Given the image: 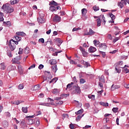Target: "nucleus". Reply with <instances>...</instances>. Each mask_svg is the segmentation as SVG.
<instances>
[{
  "instance_id": "nucleus-1",
  "label": "nucleus",
  "mask_w": 129,
  "mask_h": 129,
  "mask_svg": "<svg viewBox=\"0 0 129 129\" xmlns=\"http://www.w3.org/2000/svg\"><path fill=\"white\" fill-rule=\"evenodd\" d=\"M2 10H3L4 12L8 14H11V13H13L15 11L14 7L11 6L8 4L4 5L2 7Z\"/></svg>"
},
{
  "instance_id": "nucleus-2",
  "label": "nucleus",
  "mask_w": 129,
  "mask_h": 129,
  "mask_svg": "<svg viewBox=\"0 0 129 129\" xmlns=\"http://www.w3.org/2000/svg\"><path fill=\"white\" fill-rule=\"evenodd\" d=\"M93 43L96 47H99V49H100V50H102V49L106 50V45H105V44H100V42L97 40H94L93 41Z\"/></svg>"
},
{
  "instance_id": "nucleus-3",
  "label": "nucleus",
  "mask_w": 129,
  "mask_h": 129,
  "mask_svg": "<svg viewBox=\"0 0 129 129\" xmlns=\"http://www.w3.org/2000/svg\"><path fill=\"white\" fill-rule=\"evenodd\" d=\"M74 90L72 92V94H80L81 93V90L80 89V87L78 86V85L76 84L74 86Z\"/></svg>"
},
{
  "instance_id": "nucleus-4",
  "label": "nucleus",
  "mask_w": 129,
  "mask_h": 129,
  "mask_svg": "<svg viewBox=\"0 0 129 129\" xmlns=\"http://www.w3.org/2000/svg\"><path fill=\"white\" fill-rule=\"evenodd\" d=\"M48 100H50L51 101L50 103H41L40 104V105H43L44 106H50V104L51 105H54L55 104L54 103V100L50 98H47Z\"/></svg>"
},
{
  "instance_id": "nucleus-5",
  "label": "nucleus",
  "mask_w": 129,
  "mask_h": 129,
  "mask_svg": "<svg viewBox=\"0 0 129 129\" xmlns=\"http://www.w3.org/2000/svg\"><path fill=\"white\" fill-rule=\"evenodd\" d=\"M9 46L11 51H14L16 49V45L11 40L9 41Z\"/></svg>"
},
{
  "instance_id": "nucleus-6",
  "label": "nucleus",
  "mask_w": 129,
  "mask_h": 129,
  "mask_svg": "<svg viewBox=\"0 0 129 129\" xmlns=\"http://www.w3.org/2000/svg\"><path fill=\"white\" fill-rule=\"evenodd\" d=\"M126 5V2L125 0H121L120 2L118 3V6L120 8V9H122Z\"/></svg>"
},
{
  "instance_id": "nucleus-7",
  "label": "nucleus",
  "mask_w": 129,
  "mask_h": 129,
  "mask_svg": "<svg viewBox=\"0 0 129 129\" xmlns=\"http://www.w3.org/2000/svg\"><path fill=\"white\" fill-rule=\"evenodd\" d=\"M27 117L29 118L27 120V123L28 124H33L34 122H35V120L32 119L33 117H34V115L32 116H27Z\"/></svg>"
},
{
  "instance_id": "nucleus-8",
  "label": "nucleus",
  "mask_w": 129,
  "mask_h": 129,
  "mask_svg": "<svg viewBox=\"0 0 129 129\" xmlns=\"http://www.w3.org/2000/svg\"><path fill=\"white\" fill-rule=\"evenodd\" d=\"M61 21V17L57 15H56L53 18V21L55 22V23H59Z\"/></svg>"
},
{
  "instance_id": "nucleus-9",
  "label": "nucleus",
  "mask_w": 129,
  "mask_h": 129,
  "mask_svg": "<svg viewBox=\"0 0 129 129\" xmlns=\"http://www.w3.org/2000/svg\"><path fill=\"white\" fill-rule=\"evenodd\" d=\"M94 34H95V32L90 28L89 32L84 33V36H92V35H94Z\"/></svg>"
},
{
  "instance_id": "nucleus-10",
  "label": "nucleus",
  "mask_w": 129,
  "mask_h": 129,
  "mask_svg": "<svg viewBox=\"0 0 129 129\" xmlns=\"http://www.w3.org/2000/svg\"><path fill=\"white\" fill-rule=\"evenodd\" d=\"M59 4H58L57 2L54 1H51V2H49V6H51L53 7H57V6H59Z\"/></svg>"
},
{
  "instance_id": "nucleus-11",
  "label": "nucleus",
  "mask_w": 129,
  "mask_h": 129,
  "mask_svg": "<svg viewBox=\"0 0 129 129\" xmlns=\"http://www.w3.org/2000/svg\"><path fill=\"white\" fill-rule=\"evenodd\" d=\"M22 57H21V55L17 56L15 58H14V62L15 63H17V64H20V60H21Z\"/></svg>"
},
{
  "instance_id": "nucleus-12",
  "label": "nucleus",
  "mask_w": 129,
  "mask_h": 129,
  "mask_svg": "<svg viewBox=\"0 0 129 129\" xmlns=\"http://www.w3.org/2000/svg\"><path fill=\"white\" fill-rule=\"evenodd\" d=\"M66 95H67V94H62L61 95L60 97H57L54 98V100H56L57 101L60 100V99H63V98H64V97H66Z\"/></svg>"
},
{
  "instance_id": "nucleus-13",
  "label": "nucleus",
  "mask_w": 129,
  "mask_h": 129,
  "mask_svg": "<svg viewBox=\"0 0 129 129\" xmlns=\"http://www.w3.org/2000/svg\"><path fill=\"white\" fill-rule=\"evenodd\" d=\"M57 70H58V68H57V64H55L54 66H52L51 67V71L53 73H56V72H57Z\"/></svg>"
},
{
  "instance_id": "nucleus-14",
  "label": "nucleus",
  "mask_w": 129,
  "mask_h": 129,
  "mask_svg": "<svg viewBox=\"0 0 129 129\" xmlns=\"http://www.w3.org/2000/svg\"><path fill=\"white\" fill-rule=\"evenodd\" d=\"M88 51L90 53H94L96 51V49L93 46H90Z\"/></svg>"
},
{
  "instance_id": "nucleus-15",
  "label": "nucleus",
  "mask_w": 129,
  "mask_h": 129,
  "mask_svg": "<svg viewBox=\"0 0 129 129\" xmlns=\"http://www.w3.org/2000/svg\"><path fill=\"white\" fill-rule=\"evenodd\" d=\"M19 2L20 0H11L10 4L12 6H14V5H17Z\"/></svg>"
},
{
  "instance_id": "nucleus-16",
  "label": "nucleus",
  "mask_w": 129,
  "mask_h": 129,
  "mask_svg": "<svg viewBox=\"0 0 129 129\" xmlns=\"http://www.w3.org/2000/svg\"><path fill=\"white\" fill-rule=\"evenodd\" d=\"M16 36H22L23 37H25L26 36V33L24 32H17L16 33Z\"/></svg>"
},
{
  "instance_id": "nucleus-17",
  "label": "nucleus",
  "mask_w": 129,
  "mask_h": 129,
  "mask_svg": "<svg viewBox=\"0 0 129 129\" xmlns=\"http://www.w3.org/2000/svg\"><path fill=\"white\" fill-rule=\"evenodd\" d=\"M118 88H120V86L119 85H114V84H113L111 86V89L112 90H115V89H118Z\"/></svg>"
},
{
  "instance_id": "nucleus-18",
  "label": "nucleus",
  "mask_w": 129,
  "mask_h": 129,
  "mask_svg": "<svg viewBox=\"0 0 129 129\" xmlns=\"http://www.w3.org/2000/svg\"><path fill=\"white\" fill-rule=\"evenodd\" d=\"M37 21L38 23H40V24H44V23H45V19L41 17L38 18Z\"/></svg>"
},
{
  "instance_id": "nucleus-19",
  "label": "nucleus",
  "mask_w": 129,
  "mask_h": 129,
  "mask_svg": "<svg viewBox=\"0 0 129 129\" xmlns=\"http://www.w3.org/2000/svg\"><path fill=\"white\" fill-rule=\"evenodd\" d=\"M109 16L112 20L111 23H114V20H115V16L113 15V14H112L111 13H109Z\"/></svg>"
},
{
  "instance_id": "nucleus-20",
  "label": "nucleus",
  "mask_w": 129,
  "mask_h": 129,
  "mask_svg": "<svg viewBox=\"0 0 129 129\" xmlns=\"http://www.w3.org/2000/svg\"><path fill=\"white\" fill-rule=\"evenodd\" d=\"M3 25H4V26H6V27H11L12 26V23L10 21L7 22H4Z\"/></svg>"
},
{
  "instance_id": "nucleus-21",
  "label": "nucleus",
  "mask_w": 129,
  "mask_h": 129,
  "mask_svg": "<svg viewBox=\"0 0 129 129\" xmlns=\"http://www.w3.org/2000/svg\"><path fill=\"white\" fill-rule=\"evenodd\" d=\"M3 125L4 127H8L9 126V122L7 120H5L3 122Z\"/></svg>"
},
{
  "instance_id": "nucleus-22",
  "label": "nucleus",
  "mask_w": 129,
  "mask_h": 129,
  "mask_svg": "<svg viewBox=\"0 0 129 129\" xmlns=\"http://www.w3.org/2000/svg\"><path fill=\"white\" fill-rule=\"evenodd\" d=\"M40 88L41 86H40V85H36L34 86V87H33V91H35L36 90H39V89H40Z\"/></svg>"
},
{
  "instance_id": "nucleus-23",
  "label": "nucleus",
  "mask_w": 129,
  "mask_h": 129,
  "mask_svg": "<svg viewBox=\"0 0 129 129\" xmlns=\"http://www.w3.org/2000/svg\"><path fill=\"white\" fill-rule=\"evenodd\" d=\"M13 39H15L16 41H19L22 40V37L19 36L18 35H16L13 37Z\"/></svg>"
},
{
  "instance_id": "nucleus-24",
  "label": "nucleus",
  "mask_w": 129,
  "mask_h": 129,
  "mask_svg": "<svg viewBox=\"0 0 129 129\" xmlns=\"http://www.w3.org/2000/svg\"><path fill=\"white\" fill-rule=\"evenodd\" d=\"M6 65H5V63L3 62L0 64V69H2V70H5L6 68Z\"/></svg>"
},
{
  "instance_id": "nucleus-25",
  "label": "nucleus",
  "mask_w": 129,
  "mask_h": 129,
  "mask_svg": "<svg viewBox=\"0 0 129 129\" xmlns=\"http://www.w3.org/2000/svg\"><path fill=\"white\" fill-rule=\"evenodd\" d=\"M50 62V65H56V64H57V60L55 59H51Z\"/></svg>"
},
{
  "instance_id": "nucleus-26",
  "label": "nucleus",
  "mask_w": 129,
  "mask_h": 129,
  "mask_svg": "<svg viewBox=\"0 0 129 129\" xmlns=\"http://www.w3.org/2000/svg\"><path fill=\"white\" fill-rule=\"evenodd\" d=\"M87 13V10L86 9L84 8L82 9V16H85L86 15V13Z\"/></svg>"
},
{
  "instance_id": "nucleus-27",
  "label": "nucleus",
  "mask_w": 129,
  "mask_h": 129,
  "mask_svg": "<svg viewBox=\"0 0 129 129\" xmlns=\"http://www.w3.org/2000/svg\"><path fill=\"white\" fill-rule=\"evenodd\" d=\"M49 10L51 12H56V7L55 6H50Z\"/></svg>"
},
{
  "instance_id": "nucleus-28",
  "label": "nucleus",
  "mask_w": 129,
  "mask_h": 129,
  "mask_svg": "<svg viewBox=\"0 0 129 129\" xmlns=\"http://www.w3.org/2000/svg\"><path fill=\"white\" fill-rule=\"evenodd\" d=\"M96 21L97 23V27H100V26L101 25V21L100 20V19L98 18Z\"/></svg>"
},
{
  "instance_id": "nucleus-29",
  "label": "nucleus",
  "mask_w": 129,
  "mask_h": 129,
  "mask_svg": "<svg viewBox=\"0 0 129 129\" xmlns=\"http://www.w3.org/2000/svg\"><path fill=\"white\" fill-rule=\"evenodd\" d=\"M22 112L24 113H28V107H23L22 108Z\"/></svg>"
},
{
  "instance_id": "nucleus-30",
  "label": "nucleus",
  "mask_w": 129,
  "mask_h": 129,
  "mask_svg": "<svg viewBox=\"0 0 129 129\" xmlns=\"http://www.w3.org/2000/svg\"><path fill=\"white\" fill-rule=\"evenodd\" d=\"M57 80H58V78H54L51 81H49V83H56Z\"/></svg>"
},
{
  "instance_id": "nucleus-31",
  "label": "nucleus",
  "mask_w": 129,
  "mask_h": 129,
  "mask_svg": "<svg viewBox=\"0 0 129 129\" xmlns=\"http://www.w3.org/2000/svg\"><path fill=\"white\" fill-rule=\"evenodd\" d=\"M25 54H29L30 53V48L28 47H26L24 50Z\"/></svg>"
},
{
  "instance_id": "nucleus-32",
  "label": "nucleus",
  "mask_w": 129,
  "mask_h": 129,
  "mask_svg": "<svg viewBox=\"0 0 129 129\" xmlns=\"http://www.w3.org/2000/svg\"><path fill=\"white\" fill-rule=\"evenodd\" d=\"M99 82H102V83H105V81H104V77L103 76H101L99 79Z\"/></svg>"
},
{
  "instance_id": "nucleus-33",
  "label": "nucleus",
  "mask_w": 129,
  "mask_h": 129,
  "mask_svg": "<svg viewBox=\"0 0 129 129\" xmlns=\"http://www.w3.org/2000/svg\"><path fill=\"white\" fill-rule=\"evenodd\" d=\"M100 105H102V106H108V103H105L104 102H100Z\"/></svg>"
},
{
  "instance_id": "nucleus-34",
  "label": "nucleus",
  "mask_w": 129,
  "mask_h": 129,
  "mask_svg": "<svg viewBox=\"0 0 129 129\" xmlns=\"http://www.w3.org/2000/svg\"><path fill=\"white\" fill-rule=\"evenodd\" d=\"M4 13L0 12V22H4Z\"/></svg>"
},
{
  "instance_id": "nucleus-35",
  "label": "nucleus",
  "mask_w": 129,
  "mask_h": 129,
  "mask_svg": "<svg viewBox=\"0 0 129 129\" xmlns=\"http://www.w3.org/2000/svg\"><path fill=\"white\" fill-rule=\"evenodd\" d=\"M82 117H83V115H78L77 116V117H76V121H79V120H80V119H81Z\"/></svg>"
},
{
  "instance_id": "nucleus-36",
  "label": "nucleus",
  "mask_w": 129,
  "mask_h": 129,
  "mask_svg": "<svg viewBox=\"0 0 129 129\" xmlns=\"http://www.w3.org/2000/svg\"><path fill=\"white\" fill-rule=\"evenodd\" d=\"M52 92L53 94H57L59 93V90L57 89H54L52 90Z\"/></svg>"
},
{
  "instance_id": "nucleus-37",
  "label": "nucleus",
  "mask_w": 129,
  "mask_h": 129,
  "mask_svg": "<svg viewBox=\"0 0 129 129\" xmlns=\"http://www.w3.org/2000/svg\"><path fill=\"white\" fill-rule=\"evenodd\" d=\"M22 102H24L22 101L17 100L14 101V104H16V105H19V104H20V103H22Z\"/></svg>"
},
{
  "instance_id": "nucleus-38",
  "label": "nucleus",
  "mask_w": 129,
  "mask_h": 129,
  "mask_svg": "<svg viewBox=\"0 0 129 129\" xmlns=\"http://www.w3.org/2000/svg\"><path fill=\"white\" fill-rule=\"evenodd\" d=\"M55 42L58 44H62V40H61V39L60 38H56Z\"/></svg>"
},
{
  "instance_id": "nucleus-39",
  "label": "nucleus",
  "mask_w": 129,
  "mask_h": 129,
  "mask_svg": "<svg viewBox=\"0 0 129 129\" xmlns=\"http://www.w3.org/2000/svg\"><path fill=\"white\" fill-rule=\"evenodd\" d=\"M126 67H128L126 65H125L124 67H123L122 68H123V69H124V71L125 73H128L129 70H128L127 69H125Z\"/></svg>"
},
{
  "instance_id": "nucleus-40",
  "label": "nucleus",
  "mask_w": 129,
  "mask_h": 129,
  "mask_svg": "<svg viewBox=\"0 0 129 129\" xmlns=\"http://www.w3.org/2000/svg\"><path fill=\"white\" fill-rule=\"evenodd\" d=\"M73 84H74V83L71 82L70 84H68V85L67 86L66 90H67L68 88H71V87H72Z\"/></svg>"
},
{
  "instance_id": "nucleus-41",
  "label": "nucleus",
  "mask_w": 129,
  "mask_h": 129,
  "mask_svg": "<svg viewBox=\"0 0 129 129\" xmlns=\"http://www.w3.org/2000/svg\"><path fill=\"white\" fill-rule=\"evenodd\" d=\"M18 70L19 71L20 74H23L24 71L23 70V69H22L21 67H18Z\"/></svg>"
},
{
  "instance_id": "nucleus-42",
  "label": "nucleus",
  "mask_w": 129,
  "mask_h": 129,
  "mask_svg": "<svg viewBox=\"0 0 129 129\" xmlns=\"http://www.w3.org/2000/svg\"><path fill=\"white\" fill-rule=\"evenodd\" d=\"M93 9L95 12H97V11L99 10V7H98V6H95L93 7Z\"/></svg>"
},
{
  "instance_id": "nucleus-43",
  "label": "nucleus",
  "mask_w": 129,
  "mask_h": 129,
  "mask_svg": "<svg viewBox=\"0 0 129 129\" xmlns=\"http://www.w3.org/2000/svg\"><path fill=\"white\" fill-rule=\"evenodd\" d=\"M10 40L12 43H14L15 45H18L19 44V41H18L17 40L15 41L13 39H11Z\"/></svg>"
},
{
  "instance_id": "nucleus-44",
  "label": "nucleus",
  "mask_w": 129,
  "mask_h": 129,
  "mask_svg": "<svg viewBox=\"0 0 129 129\" xmlns=\"http://www.w3.org/2000/svg\"><path fill=\"white\" fill-rule=\"evenodd\" d=\"M56 104H58L59 105H61L63 104V101L61 100L56 101L55 102Z\"/></svg>"
},
{
  "instance_id": "nucleus-45",
  "label": "nucleus",
  "mask_w": 129,
  "mask_h": 129,
  "mask_svg": "<svg viewBox=\"0 0 129 129\" xmlns=\"http://www.w3.org/2000/svg\"><path fill=\"white\" fill-rule=\"evenodd\" d=\"M83 112V110L82 109H81V110H79V111H77L75 112V114H81V113H82Z\"/></svg>"
},
{
  "instance_id": "nucleus-46",
  "label": "nucleus",
  "mask_w": 129,
  "mask_h": 129,
  "mask_svg": "<svg viewBox=\"0 0 129 129\" xmlns=\"http://www.w3.org/2000/svg\"><path fill=\"white\" fill-rule=\"evenodd\" d=\"M100 52V54H101L102 57H103V58H105V55H106V54H105V52H103L102 51H99Z\"/></svg>"
},
{
  "instance_id": "nucleus-47",
  "label": "nucleus",
  "mask_w": 129,
  "mask_h": 129,
  "mask_svg": "<svg viewBox=\"0 0 129 129\" xmlns=\"http://www.w3.org/2000/svg\"><path fill=\"white\" fill-rule=\"evenodd\" d=\"M112 111L113 112H115V113L117 112V111H118V108H117V107H115V108L114 107V108H113Z\"/></svg>"
},
{
  "instance_id": "nucleus-48",
  "label": "nucleus",
  "mask_w": 129,
  "mask_h": 129,
  "mask_svg": "<svg viewBox=\"0 0 129 129\" xmlns=\"http://www.w3.org/2000/svg\"><path fill=\"white\" fill-rule=\"evenodd\" d=\"M82 54L84 57H87L88 56V53L86 52V51L82 52Z\"/></svg>"
},
{
  "instance_id": "nucleus-49",
  "label": "nucleus",
  "mask_w": 129,
  "mask_h": 129,
  "mask_svg": "<svg viewBox=\"0 0 129 129\" xmlns=\"http://www.w3.org/2000/svg\"><path fill=\"white\" fill-rule=\"evenodd\" d=\"M70 63H71V64H73V65H76V64H77V62L73 60H71L70 61Z\"/></svg>"
},
{
  "instance_id": "nucleus-50",
  "label": "nucleus",
  "mask_w": 129,
  "mask_h": 129,
  "mask_svg": "<svg viewBox=\"0 0 129 129\" xmlns=\"http://www.w3.org/2000/svg\"><path fill=\"white\" fill-rule=\"evenodd\" d=\"M79 30H81V28H74L72 30V32H76V31H78Z\"/></svg>"
},
{
  "instance_id": "nucleus-51",
  "label": "nucleus",
  "mask_w": 129,
  "mask_h": 129,
  "mask_svg": "<svg viewBox=\"0 0 129 129\" xmlns=\"http://www.w3.org/2000/svg\"><path fill=\"white\" fill-rule=\"evenodd\" d=\"M38 42H39V43H42V44H44V43H45V40H44L43 38H40L39 39Z\"/></svg>"
},
{
  "instance_id": "nucleus-52",
  "label": "nucleus",
  "mask_w": 129,
  "mask_h": 129,
  "mask_svg": "<svg viewBox=\"0 0 129 129\" xmlns=\"http://www.w3.org/2000/svg\"><path fill=\"white\" fill-rule=\"evenodd\" d=\"M23 51H24V49H23V48H19V51L18 54H19V55L22 54L23 53Z\"/></svg>"
},
{
  "instance_id": "nucleus-53",
  "label": "nucleus",
  "mask_w": 129,
  "mask_h": 129,
  "mask_svg": "<svg viewBox=\"0 0 129 129\" xmlns=\"http://www.w3.org/2000/svg\"><path fill=\"white\" fill-rule=\"evenodd\" d=\"M79 49H80L81 52H82V53H83V52L85 51V49H84V48L82 47V46H80Z\"/></svg>"
},
{
  "instance_id": "nucleus-54",
  "label": "nucleus",
  "mask_w": 129,
  "mask_h": 129,
  "mask_svg": "<svg viewBox=\"0 0 129 129\" xmlns=\"http://www.w3.org/2000/svg\"><path fill=\"white\" fill-rule=\"evenodd\" d=\"M80 82L81 84H83L85 83L86 81H85V80H84V79H81L80 80Z\"/></svg>"
},
{
  "instance_id": "nucleus-55",
  "label": "nucleus",
  "mask_w": 129,
  "mask_h": 129,
  "mask_svg": "<svg viewBox=\"0 0 129 129\" xmlns=\"http://www.w3.org/2000/svg\"><path fill=\"white\" fill-rule=\"evenodd\" d=\"M84 66H85V67H86V68H87L88 67H90V63H89V62H88L86 61V63H85Z\"/></svg>"
},
{
  "instance_id": "nucleus-56",
  "label": "nucleus",
  "mask_w": 129,
  "mask_h": 129,
  "mask_svg": "<svg viewBox=\"0 0 129 129\" xmlns=\"http://www.w3.org/2000/svg\"><path fill=\"white\" fill-rule=\"evenodd\" d=\"M36 67V64H33L31 66H30L28 69L29 70H30V69H33V68H35Z\"/></svg>"
},
{
  "instance_id": "nucleus-57",
  "label": "nucleus",
  "mask_w": 129,
  "mask_h": 129,
  "mask_svg": "<svg viewBox=\"0 0 129 129\" xmlns=\"http://www.w3.org/2000/svg\"><path fill=\"white\" fill-rule=\"evenodd\" d=\"M24 88V85L20 84L18 86V89H23Z\"/></svg>"
},
{
  "instance_id": "nucleus-58",
  "label": "nucleus",
  "mask_w": 129,
  "mask_h": 129,
  "mask_svg": "<svg viewBox=\"0 0 129 129\" xmlns=\"http://www.w3.org/2000/svg\"><path fill=\"white\" fill-rule=\"evenodd\" d=\"M119 39V37H116L115 39L113 40V43L114 44L117 41H118Z\"/></svg>"
},
{
  "instance_id": "nucleus-59",
  "label": "nucleus",
  "mask_w": 129,
  "mask_h": 129,
  "mask_svg": "<svg viewBox=\"0 0 129 129\" xmlns=\"http://www.w3.org/2000/svg\"><path fill=\"white\" fill-rule=\"evenodd\" d=\"M103 83H102L101 82H99V85L100 87H101V88H103Z\"/></svg>"
},
{
  "instance_id": "nucleus-60",
  "label": "nucleus",
  "mask_w": 129,
  "mask_h": 129,
  "mask_svg": "<svg viewBox=\"0 0 129 129\" xmlns=\"http://www.w3.org/2000/svg\"><path fill=\"white\" fill-rule=\"evenodd\" d=\"M75 127V125H74V124H70V128L71 129H74Z\"/></svg>"
},
{
  "instance_id": "nucleus-61",
  "label": "nucleus",
  "mask_w": 129,
  "mask_h": 129,
  "mask_svg": "<svg viewBox=\"0 0 129 129\" xmlns=\"http://www.w3.org/2000/svg\"><path fill=\"white\" fill-rule=\"evenodd\" d=\"M44 68V65L43 64H40L38 67V69H40L41 70V69H43Z\"/></svg>"
},
{
  "instance_id": "nucleus-62",
  "label": "nucleus",
  "mask_w": 129,
  "mask_h": 129,
  "mask_svg": "<svg viewBox=\"0 0 129 129\" xmlns=\"http://www.w3.org/2000/svg\"><path fill=\"white\" fill-rule=\"evenodd\" d=\"M107 38L108 39H109V40H112V36L111 35V34H108L107 35Z\"/></svg>"
},
{
  "instance_id": "nucleus-63",
  "label": "nucleus",
  "mask_w": 129,
  "mask_h": 129,
  "mask_svg": "<svg viewBox=\"0 0 129 129\" xmlns=\"http://www.w3.org/2000/svg\"><path fill=\"white\" fill-rule=\"evenodd\" d=\"M115 70L117 72V73H120V70L118 69L117 67H116Z\"/></svg>"
},
{
  "instance_id": "nucleus-64",
  "label": "nucleus",
  "mask_w": 129,
  "mask_h": 129,
  "mask_svg": "<svg viewBox=\"0 0 129 129\" xmlns=\"http://www.w3.org/2000/svg\"><path fill=\"white\" fill-rule=\"evenodd\" d=\"M7 55L9 56V57H12V52L11 51L8 52Z\"/></svg>"
}]
</instances>
